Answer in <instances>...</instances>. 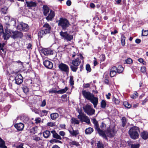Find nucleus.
<instances>
[{
    "instance_id": "7",
    "label": "nucleus",
    "mask_w": 148,
    "mask_h": 148,
    "mask_svg": "<svg viewBox=\"0 0 148 148\" xmlns=\"http://www.w3.org/2000/svg\"><path fill=\"white\" fill-rule=\"evenodd\" d=\"M68 88L67 87H66L64 88L61 89L59 90H57L56 88H52L49 91V93H56L58 94H62L65 93L68 90Z\"/></svg>"
},
{
    "instance_id": "26",
    "label": "nucleus",
    "mask_w": 148,
    "mask_h": 148,
    "mask_svg": "<svg viewBox=\"0 0 148 148\" xmlns=\"http://www.w3.org/2000/svg\"><path fill=\"white\" fill-rule=\"evenodd\" d=\"M43 14L45 16H47L49 12V8L46 5H44L43 7Z\"/></svg>"
},
{
    "instance_id": "20",
    "label": "nucleus",
    "mask_w": 148,
    "mask_h": 148,
    "mask_svg": "<svg viewBox=\"0 0 148 148\" xmlns=\"http://www.w3.org/2000/svg\"><path fill=\"white\" fill-rule=\"evenodd\" d=\"M68 130L70 134L73 136H76L79 134L78 130H74L73 128L69 129Z\"/></svg>"
},
{
    "instance_id": "12",
    "label": "nucleus",
    "mask_w": 148,
    "mask_h": 148,
    "mask_svg": "<svg viewBox=\"0 0 148 148\" xmlns=\"http://www.w3.org/2000/svg\"><path fill=\"white\" fill-rule=\"evenodd\" d=\"M12 38L15 39L17 38H21L23 36V33L21 32L18 31L12 32Z\"/></svg>"
},
{
    "instance_id": "16",
    "label": "nucleus",
    "mask_w": 148,
    "mask_h": 148,
    "mask_svg": "<svg viewBox=\"0 0 148 148\" xmlns=\"http://www.w3.org/2000/svg\"><path fill=\"white\" fill-rule=\"evenodd\" d=\"M43 64L47 68L51 69L53 67V63L48 60H45L43 61Z\"/></svg>"
},
{
    "instance_id": "11",
    "label": "nucleus",
    "mask_w": 148,
    "mask_h": 148,
    "mask_svg": "<svg viewBox=\"0 0 148 148\" xmlns=\"http://www.w3.org/2000/svg\"><path fill=\"white\" fill-rule=\"evenodd\" d=\"M12 31H10L8 29H5V32H3V36L4 40H7L10 37V36L12 37Z\"/></svg>"
},
{
    "instance_id": "39",
    "label": "nucleus",
    "mask_w": 148,
    "mask_h": 148,
    "mask_svg": "<svg viewBox=\"0 0 148 148\" xmlns=\"http://www.w3.org/2000/svg\"><path fill=\"white\" fill-rule=\"evenodd\" d=\"M70 68L71 70L74 72H76L78 69L77 66H74V65H71Z\"/></svg>"
},
{
    "instance_id": "9",
    "label": "nucleus",
    "mask_w": 148,
    "mask_h": 148,
    "mask_svg": "<svg viewBox=\"0 0 148 148\" xmlns=\"http://www.w3.org/2000/svg\"><path fill=\"white\" fill-rule=\"evenodd\" d=\"M58 67L61 71L64 72L66 74L68 73L69 68L67 65L63 63H61L58 65Z\"/></svg>"
},
{
    "instance_id": "38",
    "label": "nucleus",
    "mask_w": 148,
    "mask_h": 148,
    "mask_svg": "<svg viewBox=\"0 0 148 148\" xmlns=\"http://www.w3.org/2000/svg\"><path fill=\"white\" fill-rule=\"evenodd\" d=\"M124 106L126 108H129L131 107V105L127 101H124L123 102Z\"/></svg>"
},
{
    "instance_id": "15",
    "label": "nucleus",
    "mask_w": 148,
    "mask_h": 148,
    "mask_svg": "<svg viewBox=\"0 0 148 148\" xmlns=\"http://www.w3.org/2000/svg\"><path fill=\"white\" fill-rule=\"evenodd\" d=\"M55 16L54 12L52 10H51L50 12L48 13V15L46 17V19L48 21H52Z\"/></svg>"
},
{
    "instance_id": "54",
    "label": "nucleus",
    "mask_w": 148,
    "mask_h": 148,
    "mask_svg": "<svg viewBox=\"0 0 148 148\" xmlns=\"http://www.w3.org/2000/svg\"><path fill=\"white\" fill-rule=\"evenodd\" d=\"M100 128L102 129H104L106 127V125L104 123H102L100 126Z\"/></svg>"
},
{
    "instance_id": "60",
    "label": "nucleus",
    "mask_w": 148,
    "mask_h": 148,
    "mask_svg": "<svg viewBox=\"0 0 148 148\" xmlns=\"http://www.w3.org/2000/svg\"><path fill=\"white\" fill-rule=\"evenodd\" d=\"M66 5L68 6H70L71 4V1L68 0L66 2Z\"/></svg>"
},
{
    "instance_id": "56",
    "label": "nucleus",
    "mask_w": 148,
    "mask_h": 148,
    "mask_svg": "<svg viewBox=\"0 0 148 148\" xmlns=\"http://www.w3.org/2000/svg\"><path fill=\"white\" fill-rule=\"evenodd\" d=\"M35 121H36V123H40L41 121V119L40 118H36L35 119Z\"/></svg>"
},
{
    "instance_id": "63",
    "label": "nucleus",
    "mask_w": 148,
    "mask_h": 148,
    "mask_svg": "<svg viewBox=\"0 0 148 148\" xmlns=\"http://www.w3.org/2000/svg\"><path fill=\"white\" fill-rule=\"evenodd\" d=\"M113 111L114 112H113V114L114 116L118 114V111L116 110H114Z\"/></svg>"
},
{
    "instance_id": "45",
    "label": "nucleus",
    "mask_w": 148,
    "mask_h": 148,
    "mask_svg": "<svg viewBox=\"0 0 148 148\" xmlns=\"http://www.w3.org/2000/svg\"><path fill=\"white\" fill-rule=\"evenodd\" d=\"M125 61L126 63L127 64H131L132 62V60L130 58H128L127 59L125 60Z\"/></svg>"
},
{
    "instance_id": "22",
    "label": "nucleus",
    "mask_w": 148,
    "mask_h": 148,
    "mask_svg": "<svg viewBox=\"0 0 148 148\" xmlns=\"http://www.w3.org/2000/svg\"><path fill=\"white\" fill-rule=\"evenodd\" d=\"M42 53L45 55L48 54H51L53 53V51L51 50L47 49H44L42 50Z\"/></svg>"
},
{
    "instance_id": "36",
    "label": "nucleus",
    "mask_w": 148,
    "mask_h": 148,
    "mask_svg": "<svg viewBox=\"0 0 148 148\" xmlns=\"http://www.w3.org/2000/svg\"><path fill=\"white\" fill-rule=\"evenodd\" d=\"M48 111L46 110H44L40 111V115L41 117L47 115Z\"/></svg>"
},
{
    "instance_id": "53",
    "label": "nucleus",
    "mask_w": 148,
    "mask_h": 148,
    "mask_svg": "<svg viewBox=\"0 0 148 148\" xmlns=\"http://www.w3.org/2000/svg\"><path fill=\"white\" fill-rule=\"evenodd\" d=\"M23 143H20L17 145L16 148H23Z\"/></svg>"
},
{
    "instance_id": "48",
    "label": "nucleus",
    "mask_w": 148,
    "mask_h": 148,
    "mask_svg": "<svg viewBox=\"0 0 148 148\" xmlns=\"http://www.w3.org/2000/svg\"><path fill=\"white\" fill-rule=\"evenodd\" d=\"M139 144H132L131 145V148H139Z\"/></svg>"
},
{
    "instance_id": "35",
    "label": "nucleus",
    "mask_w": 148,
    "mask_h": 148,
    "mask_svg": "<svg viewBox=\"0 0 148 148\" xmlns=\"http://www.w3.org/2000/svg\"><path fill=\"white\" fill-rule=\"evenodd\" d=\"M125 37L124 35H122L121 37V45L123 46H124L125 44Z\"/></svg>"
},
{
    "instance_id": "32",
    "label": "nucleus",
    "mask_w": 148,
    "mask_h": 148,
    "mask_svg": "<svg viewBox=\"0 0 148 148\" xmlns=\"http://www.w3.org/2000/svg\"><path fill=\"white\" fill-rule=\"evenodd\" d=\"M71 122L74 125L79 124V121L77 119L75 118H72L71 119Z\"/></svg>"
},
{
    "instance_id": "61",
    "label": "nucleus",
    "mask_w": 148,
    "mask_h": 148,
    "mask_svg": "<svg viewBox=\"0 0 148 148\" xmlns=\"http://www.w3.org/2000/svg\"><path fill=\"white\" fill-rule=\"evenodd\" d=\"M32 46L31 44L29 43L27 46V48L29 49H32Z\"/></svg>"
},
{
    "instance_id": "1",
    "label": "nucleus",
    "mask_w": 148,
    "mask_h": 148,
    "mask_svg": "<svg viewBox=\"0 0 148 148\" xmlns=\"http://www.w3.org/2000/svg\"><path fill=\"white\" fill-rule=\"evenodd\" d=\"M92 122L94 124L95 129L97 130L99 134L105 139L107 140V136L110 137L111 136V129L109 127L105 132L101 130L99 127L98 122L95 119H92Z\"/></svg>"
},
{
    "instance_id": "28",
    "label": "nucleus",
    "mask_w": 148,
    "mask_h": 148,
    "mask_svg": "<svg viewBox=\"0 0 148 148\" xmlns=\"http://www.w3.org/2000/svg\"><path fill=\"white\" fill-rule=\"evenodd\" d=\"M115 123H114L113 124V127L112 128V136L114 135L115 134H116V132L117 130V129L115 127Z\"/></svg>"
},
{
    "instance_id": "10",
    "label": "nucleus",
    "mask_w": 148,
    "mask_h": 148,
    "mask_svg": "<svg viewBox=\"0 0 148 148\" xmlns=\"http://www.w3.org/2000/svg\"><path fill=\"white\" fill-rule=\"evenodd\" d=\"M17 29L21 31L26 32L29 30V27L27 24L21 22L18 26Z\"/></svg>"
},
{
    "instance_id": "18",
    "label": "nucleus",
    "mask_w": 148,
    "mask_h": 148,
    "mask_svg": "<svg viewBox=\"0 0 148 148\" xmlns=\"http://www.w3.org/2000/svg\"><path fill=\"white\" fill-rule=\"evenodd\" d=\"M82 94L88 100L93 95V94H91L90 92H87L86 90H83L82 92Z\"/></svg>"
},
{
    "instance_id": "50",
    "label": "nucleus",
    "mask_w": 148,
    "mask_h": 148,
    "mask_svg": "<svg viewBox=\"0 0 148 148\" xmlns=\"http://www.w3.org/2000/svg\"><path fill=\"white\" fill-rule=\"evenodd\" d=\"M140 70L142 72L145 73L146 71V67L144 66H142L141 67Z\"/></svg>"
},
{
    "instance_id": "55",
    "label": "nucleus",
    "mask_w": 148,
    "mask_h": 148,
    "mask_svg": "<svg viewBox=\"0 0 148 148\" xmlns=\"http://www.w3.org/2000/svg\"><path fill=\"white\" fill-rule=\"evenodd\" d=\"M33 140L37 141H39L41 140L40 138L37 136H35L33 137Z\"/></svg>"
},
{
    "instance_id": "24",
    "label": "nucleus",
    "mask_w": 148,
    "mask_h": 148,
    "mask_svg": "<svg viewBox=\"0 0 148 148\" xmlns=\"http://www.w3.org/2000/svg\"><path fill=\"white\" fill-rule=\"evenodd\" d=\"M81 63V61L78 58L72 61V64L74 66H78Z\"/></svg>"
},
{
    "instance_id": "30",
    "label": "nucleus",
    "mask_w": 148,
    "mask_h": 148,
    "mask_svg": "<svg viewBox=\"0 0 148 148\" xmlns=\"http://www.w3.org/2000/svg\"><path fill=\"white\" fill-rule=\"evenodd\" d=\"M69 144L71 147H73V145H75L76 147H78L80 146L78 142L75 141H72L69 142Z\"/></svg>"
},
{
    "instance_id": "47",
    "label": "nucleus",
    "mask_w": 148,
    "mask_h": 148,
    "mask_svg": "<svg viewBox=\"0 0 148 148\" xmlns=\"http://www.w3.org/2000/svg\"><path fill=\"white\" fill-rule=\"evenodd\" d=\"M138 97V93L136 92L131 96V97L133 99H135Z\"/></svg>"
},
{
    "instance_id": "40",
    "label": "nucleus",
    "mask_w": 148,
    "mask_h": 148,
    "mask_svg": "<svg viewBox=\"0 0 148 148\" xmlns=\"http://www.w3.org/2000/svg\"><path fill=\"white\" fill-rule=\"evenodd\" d=\"M101 107L103 108H104L106 106V103L105 100H103L101 102Z\"/></svg>"
},
{
    "instance_id": "31",
    "label": "nucleus",
    "mask_w": 148,
    "mask_h": 148,
    "mask_svg": "<svg viewBox=\"0 0 148 148\" xmlns=\"http://www.w3.org/2000/svg\"><path fill=\"white\" fill-rule=\"evenodd\" d=\"M93 131V129L90 127H89L85 130V132L86 134H90Z\"/></svg>"
},
{
    "instance_id": "25",
    "label": "nucleus",
    "mask_w": 148,
    "mask_h": 148,
    "mask_svg": "<svg viewBox=\"0 0 148 148\" xmlns=\"http://www.w3.org/2000/svg\"><path fill=\"white\" fill-rule=\"evenodd\" d=\"M141 136L143 139L146 140L148 138V132L146 131H144L141 133Z\"/></svg>"
},
{
    "instance_id": "4",
    "label": "nucleus",
    "mask_w": 148,
    "mask_h": 148,
    "mask_svg": "<svg viewBox=\"0 0 148 148\" xmlns=\"http://www.w3.org/2000/svg\"><path fill=\"white\" fill-rule=\"evenodd\" d=\"M83 109L85 113L89 115H92L95 112V110L91 106L88 104L84 106L83 107Z\"/></svg>"
},
{
    "instance_id": "59",
    "label": "nucleus",
    "mask_w": 148,
    "mask_h": 148,
    "mask_svg": "<svg viewBox=\"0 0 148 148\" xmlns=\"http://www.w3.org/2000/svg\"><path fill=\"white\" fill-rule=\"evenodd\" d=\"M3 27L1 25H0V33H2L3 32Z\"/></svg>"
},
{
    "instance_id": "62",
    "label": "nucleus",
    "mask_w": 148,
    "mask_h": 148,
    "mask_svg": "<svg viewBox=\"0 0 148 148\" xmlns=\"http://www.w3.org/2000/svg\"><path fill=\"white\" fill-rule=\"evenodd\" d=\"M141 42V40L139 39H137L135 40V42L137 44H139Z\"/></svg>"
},
{
    "instance_id": "46",
    "label": "nucleus",
    "mask_w": 148,
    "mask_h": 148,
    "mask_svg": "<svg viewBox=\"0 0 148 148\" xmlns=\"http://www.w3.org/2000/svg\"><path fill=\"white\" fill-rule=\"evenodd\" d=\"M112 101L116 104H118L119 103V101L117 99L115 98L114 97H113Z\"/></svg>"
},
{
    "instance_id": "43",
    "label": "nucleus",
    "mask_w": 148,
    "mask_h": 148,
    "mask_svg": "<svg viewBox=\"0 0 148 148\" xmlns=\"http://www.w3.org/2000/svg\"><path fill=\"white\" fill-rule=\"evenodd\" d=\"M23 90L25 93H27L29 91V89L26 86H24L22 88Z\"/></svg>"
},
{
    "instance_id": "41",
    "label": "nucleus",
    "mask_w": 148,
    "mask_h": 148,
    "mask_svg": "<svg viewBox=\"0 0 148 148\" xmlns=\"http://www.w3.org/2000/svg\"><path fill=\"white\" fill-rule=\"evenodd\" d=\"M98 148H104L102 142L98 141L97 143Z\"/></svg>"
},
{
    "instance_id": "34",
    "label": "nucleus",
    "mask_w": 148,
    "mask_h": 148,
    "mask_svg": "<svg viewBox=\"0 0 148 148\" xmlns=\"http://www.w3.org/2000/svg\"><path fill=\"white\" fill-rule=\"evenodd\" d=\"M0 147L2 148H7V147L5 145V142L0 138Z\"/></svg>"
},
{
    "instance_id": "21",
    "label": "nucleus",
    "mask_w": 148,
    "mask_h": 148,
    "mask_svg": "<svg viewBox=\"0 0 148 148\" xmlns=\"http://www.w3.org/2000/svg\"><path fill=\"white\" fill-rule=\"evenodd\" d=\"M26 3L27 6L29 7H36L37 6V3L35 2H33L32 1H27L26 2Z\"/></svg>"
},
{
    "instance_id": "14",
    "label": "nucleus",
    "mask_w": 148,
    "mask_h": 148,
    "mask_svg": "<svg viewBox=\"0 0 148 148\" xmlns=\"http://www.w3.org/2000/svg\"><path fill=\"white\" fill-rule=\"evenodd\" d=\"M93 104L94 108H96L98 103L97 97H95L93 95L89 100Z\"/></svg>"
},
{
    "instance_id": "29",
    "label": "nucleus",
    "mask_w": 148,
    "mask_h": 148,
    "mask_svg": "<svg viewBox=\"0 0 148 148\" xmlns=\"http://www.w3.org/2000/svg\"><path fill=\"white\" fill-rule=\"evenodd\" d=\"M47 34L43 30H41L39 31L38 33V37L40 38H41L43 36H45Z\"/></svg>"
},
{
    "instance_id": "64",
    "label": "nucleus",
    "mask_w": 148,
    "mask_h": 148,
    "mask_svg": "<svg viewBox=\"0 0 148 148\" xmlns=\"http://www.w3.org/2000/svg\"><path fill=\"white\" fill-rule=\"evenodd\" d=\"M90 86V84H86L84 86V87L85 88H88Z\"/></svg>"
},
{
    "instance_id": "6",
    "label": "nucleus",
    "mask_w": 148,
    "mask_h": 148,
    "mask_svg": "<svg viewBox=\"0 0 148 148\" xmlns=\"http://www.w3.org/2000/svg\"><path fill=\"white\" fill-rule=\"evenodd\" d=\"M60 34V35L62 38L67 41H71L73 39V36L69 34L67 32H63L61 31Z\"/></svg>"
},
{
    "instance_id": "33",
    "label": "nucleus",
    "mask_w": 148,
    "mask_h": 148,
    "mask_svg": "<svg viewBox=\"0 0 148 148\" xmlns=\"http://www.w3.org/2000/svg\"><path fill=\"white\" fill-rule=\"evenodd\" d=\"M50 134V131L48 130L45 131L43 133V136L45 138H47L49 137Z\"/></svg>"
},
{
    "instance_id": "23",
    "label": "nucleus",
    "mask_w": 148,
    "mask_h": 148,
    "mask_svg": "<svg viewBox=\"0 0 148 148\" xmlns=\"http://www.w3.org/2000/svg\"><path fill=\"white\" fill-rule=\"evenodd\" d=\"M51 133L52 134L54 138L60 140L62 139V138L60 135L56 132L55 131L52 130L51 131Z\"/></svg>"
},
{
    "instance_id": "19",
    "label": "nucleus",
    "mask_w": 148,
    "mask_h": 148,
    "mask_svg": "<svg viewBox=\"0 0 148 148\" xmlns=\"http://www.w3.org/2000/svg\"><path fill=\"white\" fill-rule=\"evenodd\" d=\"M15 127L18 131H21L23 130L24 125L23 123H20L16 124L14 125Z\"/></svg>"
},
{
    "instance_id": "49",
    "label": "nucleus",
    "mask_w": 148,
    "mask_h": 148,
    "mask_svg": "<svg viewBox=\"0 0 148 148\" xmlns=\"http://www.w3.org/2000/svg\"><path fill=\"white\" fill-rule=\"evenodd\" d=\"M86 69L87 71L89 72L91 71V70L89 64H88L86 65Z\"/></svg>"
},
{
    "instance_id": "27",
    "label": "nucleus",
    "mask_w": 148,
    "mask_h": 148,
    "mask_svg": "<svg viewBox=\"0 0 148 148\" xmlns=\"http://www.w3.org/2000/svg\"><path fill=\"white\" fill-rule=\"evenodd\" d=\"M51 119L53 120H55L59 117V114L57 113H51L50 115Z\"/></svg>"
},
{
    "instance_id": "8",
    "label": "nucleus",
    "mask_w": 148,
    "mask_h": 148,
    "mask_svg": "<svg viewBox=\"0 0 148 148\" xmlns=\"http://www.w3.org/2000/svg\"><path fill=\"white\" fill-rule=\"evenodd\" d=\"M77 118L82 122H85L88 124L90 123V121L88 117L84 113L79 115L77 116Z\"/></svg>"
},
{
    "instance_id": "37",
    "label": "nucleus",
    "mask_w": 148,
    "mask_h": 148,
    "mask_svg": "<svg viewBox=\"0 0 148 148\" xmlns=\"http://www.w3.org/2000/svg\"><path fill=\"white\" fill-rule=\"evenodd\" d=\"M122 125L123 127H124L127 121L125 117H123L122 119Z\"/></svg>"
},
{
    "instance_id": "17",
    "label": "nucleus",
    "mask_w": 148,
    "mask_h": 148,
    "mask_svg": "<svg viewBox=\"0 0 148 148\" xmlns=\"http://www.w3.org/2000/svg\"><path fill=\"white\" fill-rule=\"evenodd\" d=\"M43 27L44 29L43 30L46 33H49L51 29V26L48 23H45L43 25Z\"/></svg>"
},
{
    "instance_id": "51",
    "label": "nucleus",
    "mask_w": 148,
    "mask_h": 148,
    "mask_svg": "<svg viewBox=\"0 0 148 148\" xmlns=\"http://www.w3.org/2000/svg\"><path fill=\"white\" fill-rule=\"evenodd\" d=\"M50 142L51 143H52L53 142H54L55 143H62V142L61 141L55 139L51 140H50Z\"/></svg>"
},
{
    "instance_id": "44",
    "label": "nucleus",
    "mask_w": 148,
    "mask_h": 148,
    "mask_svg": "<svg viewBox=\"0 0 148 148\" xmlns=\"http://www.w3.org/2000/svg\"><path fill=\"white\" fill-rule=\"evenodd\" d=\"M148 35V30L143 31L142 35L143 36H146Z\"/></svg>"
},
{
    "instance_id": "13",
    "label": "nucleus",
    "mask_w": 148,
    "mask_h": 148,
    "mask_svg": "<svg viewBox=\"0 0 148 148\" xmlns=\"http://www.w3.org/2000/svg\"><path fill=\"white\" fill-rule=\"evenodd\" d=\"M14 79L15 83L18 85L21 84L23 82V77L20 74H17L15 77Z\"/></svg>"
},
{
    "instance_id": "52",
    "label": "nucleus",
    "mask_w": 148,
    "mask_h": 148,
    "mask_svg": "<svg viewBox=\"0 0 148 148\" xmlns=\"http://www.w3.org/2000/svg\"><path fill=\"white\" fill-rule=\"evenodd\" d=\"M46 104V100L45 99H44L43 100L42 102V103L40 105V106L42 107H44L45 106Z\"/></svg>"
},
{
    "instance_id": "2",
    "label": "nucleus",
    "mask_w": 148,
    "mask_h": 148,
    "mask_svg": "<svg viewBox=\"0 0 148 148\" xmlns=\"http://www.w3.org/2000/svg\"><path fill=\"white\" fill-rule=\"evenodd\" d=\"M139 132V128L138 127L134 126L130 129L129 131V134L131 138L135 139L138 138Z\"/></svg>"
},
{
    "instance_id": "57",
    "label": "nucleus",
    "mask_w": 148,
    "mask_h": 148,
    "mask_svg": "<svg viewBox=\"0 0 148 148\" xmlns=\"http://www.w3.org/2000/svg\"><path fill=\"white\" fill-rule=\"evenodd\" d=\"M60 135L62 136H64L65 135V133L63 131H60L59 133Z\"/></svg>"
},
{
    "instance_id": "3",
    "label": "nucleus",
    "mask_w": 148,
    "mask_h": 148,
    "mask_svg": "<svg viewBox=\"0 0 148 148\" xmlns=\"http://www.w3.org/2000/svg\"><path fill=\"white\" fill-rule=\"evenodd\" d=\"M58 21V25L61 27L63 29L65 30L70 25L69 21L64 18H60Z\"/></svg>"
},
{
    "instance_id": "42",
    "label": "nucleus",
    "mask_w": 148,
    "mask_h": 148,
    "mask_svg": "<svg viewBox=\"0 0 148 148\" xmlns=\"http://www.w3.org/2000/svg\"><path fill=\"white\" fill-rule=\"evenodd\" d=\"M73 79V76H70L69 82L71 86H73L74 84V81Z\"/></svg>"
},
{
    "instance_id": "58",
    "label": "nucleus",
    "mask_w": 148,
    "mask_h": 148,
    "mask_svg": "<svg viewBox=\"0 0 148 148\" xmlns=\"http://www.w3.org/2000/svg\"><path fill=\"white\" fill-rule=\"evenodd\" d=\"M47 125L49 126L52 127L54 125V124L53 123L51 122H48L47 123Z\"/></svg>"
},
{
    "instance_id": "5",
    "label": "nucleus",
    "mask_w": 148,
    "mask_h": 148,
    "mask_svg": "<svg viewBox=\"0 0 148 148\" xmlns=\"http://www.w3.org/2000/svg\"><path fill=\"white\" fill-rule=\"evenodd\" d=\"M124 68L122 66L119 65L117 69L116 67L113 66L112 67V77L114 76L116 73V71L118 73H121L123 71Z\"/></svg>"
}]
</instances>
